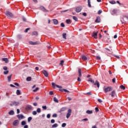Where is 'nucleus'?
Returning <instances> with one entry per match:
<instances>
[{"mask_svg":"<svg viewBox=\"0 0 128 128\" xmlns=\"http://www.w3.org/2000/svg\"><path fill=\"white\" fill-rule=\"evenodd\" d=\"M5 14L8 16V18H14V14L9 11H6L5 12Z\"/></svg>","mask_w":128,"mask_h":128,"instance_id":"obj_1","label":"nucleus"},{"mask_svg":"<svg viewBox=\"0 0 128 128\" xmlns=\"http://www.w3.org/2000/svg\"><path fill=\"white\" fill-rule=\"evenodd\" d=\"M70 116H72V109H69L68 110V113L66 115V118H69Z\"/></svg>","mask_w":128,"mask_h":128,"instance_id":"obj_2","label":"nucleus"},{"mask_svg":"<svg viewBox=\"0 0 128 128\" xmlns=\"http://www.w3.org/2000/svg\"><path fill=\"white\" fill-rule=\"evenodd\" d=\"M11 106H20V102L14 101L12 104H10Z\"/></svg>","mask_w":128,"mask_h":128,"instance_id":"obj_3","label":"nucleus"},{"mask_svg":"<svg viewBox=\"0 0 128 128\" xmlns=\"http://www.w3.org/2000/svg\"><path fill=\"white\" fill-rule=\"evenodd\" d=\"M52 88H56H56H62V86H58V85H56V84H54V82H52Z\"/></svg>","mask_w":128,"mask_h":128,"instance_id":"obj_4","label":"nucleus"},{"mask_svg":"<svg viewBox=\"0 0 128 128\" xmlns=\"http://www.w3.org/2000/svg\"><path fill=\"white\" fill-rule=\"evenodd\" d=\"M82 7H76V12H82Z\"/></svg>","mask_w":128,"mask_h":128,"instance_id":"obj_5","label":"nucleus"},{"mask_svg":"<svg viewBox=\"0 0 128 128\" xmlns=\"http://www.w3.org/2000/svg\"><path fill=\"white\" fill-rule=\"evenodd\" d=\"M105 92H108L112 91V87H108L107 88H105L104 89Z\"/></svg>","mask_w":128,"mask_h":128,"instance_id":"obj_6","label":"nucleus"},{"mask_svg":"<svg viewBox=\"0 0 128 128\" xmlns=\"http://www.w3.org/2000/svg\"><path fill=\"white\" fill-rule=\"evenodd\" d=\"M94 86H97V88H100V82H98V81L96 80L95 82H94Z\"/></svg>","mask_w":128,"mask_h":128,"instance_id":"obj_7","label":"nucleus"},{"mask_svg":"<svg viewBox=\"0 0 128 128\" xmlns=\"http://www.w3.org/2000/svg\"><path fill=\"white\" fill-rule=\"evenodd\" d=\"M17 118H18V120H23V118H24V116L22 114H18L17 115Z\"/></svg>","mask_w":128,"mask_h":128,"instance_id":"obj_8","label":"nucleus"},{"mask_svg":"<svg viewBox=\"0 0 128 128\" xmlns=\"http://www.w3.org/2000/svg\"><path fill=\"white\" fill-rule=\"evenodd\" d=\"M13 126H18V120H15L13 122Z\"/></svg>","mask_w":128,"mask_h":128,"instance_id":"obj_9","label":"nucleus"},{"mask_svg":"<svg viewBox=\"0 0 128 128\" xmlns=\"http://www.w3.org/2000/svg\"><path fill=\"white\" fill-rule=\"evenodd\" d=\"M43 74H44V76H46V78H48V72L46 70H44L42 71Z\"/></svg>","mask_w":128,"mask_h":128,"instance_id":"obj_10","label":"nucleus"},{"mask_svg":"<svg viewBox=\"0 0 128 128\" xmlns=\"http://www.w3.org/2000/svg\"><path fill=\"white\" fill-rule=\"evenodd\" d=\"M32 110V107L31 106H28L26 107V110Z\"/></svg>","mask_w":128,"mask_h":128,"instance_id":"obj_11","label":"nucleus"},{"mask_svg":"<svg viewBox=\"0 0 128 128\" xmlns=\"http://www.w3.org/2000/svg\"><path fill=\"white\" fill-rule=\"evenodd\" d=\"M66 110V107H62L60 109V112H65V110Z\"/></svg>","mask_w":128,"mask_h":128,"instance_id":"obj_12","label":"nucleus"},{"mask_svg":"<svg viewBox=\"0 0 128 128\" xmlns=\"http://www.w3.org/2000/svg\"><path fill=\"white\" fill-rule=\"evenodd\" d=\"M29 44H32V46H36V44H38V42H32V41L29 42Z\"/></svg>","mask_w":128,"mask_h":128,"instance_id":"obj_13","label":"nucleus"},{"mask_svg":"<svg viewBox=\"0 0 128 128\" xmlns=\"http://www.w3.org/2000/svg\"><path fill=\"white\" fill-rule=\"evenodd\" d=\"M40 9L42 10V12H48V10H46V8H44V7L43 6H42L40 7Z\"/></svg>","mask_w":128,"mask_h":128,"instance_id":"obj_14","label":"nucleus"},{"mask_svg":"<svg viewBox=\"0 0 128 128\" xmlns=\"http://www.w3.org/2000/svg\"><path fill=\"white\" fill-rule=\"evenodd\" d=\"M92 36L94 38H98V32H93L92 34Z\"/></svg>","mask_w":128,"mask_h":128,"instance_id":"obj_15","label":"nucleus"},{"mask_svg":"<svg viewBox=\"0 0 128 128\" xmlns=\"http://www.w3.org/2000/svg\"><path fill=\"white\" fill-rule=\"evenodd\" d=\"M110 96L114 98V96H116V91L113 90L112 92L110 94Z\"/></svg>","mask_w":128,"mask_h":128,"instance_id":"obj_16","label":"nucleus"},{"mask_svg":"<svg viewBox=\"0 0 128 128\" xmlns=\"http://www.w3.org/2000/svg\"><path fill=\"white\" fill-rule=\"evenodd\" d=\"M53 22H54V24H56V25L58 24V20H56V19H54Z\"/></svg>","mask_w":128,"mask_h":128,"instance_id":"obj_17","label":"nucleus"},{"mask_svg":"<svg viewBox=\"0 0 128 128\" xmlns=\"http://www.w3.org/2000/svg\"><path fill=\"white\" fill-rule=\"evenodd\" d=\"M96 22H100V16H98L96 18V20H95Z\"/></svg>","mask_w":128,"mask_h":128,"instance_id":"obj_18","label":"nucleus"},{"mask_svg":"<svg viewBox=\"0 0 128 128\" xmlns=\"http://www.w3.org/2000/svg\"><path fill=\"white\" fill-rule=\"evenodd\" d=\"M78 76L80 78L82 76V69L78 68Z\"/></svg>","mask_w":128,"mask_h":128,"instance_id":"obj_19","label":"nucleus"},{"mask_svg":"<svg viewBox=\"0 0 128 128\" xmlns=\"http://www.w3.org/2000/svg\"><path fill=\"white\" fill-rule=\"evenodd\" d=\"M2 60L3 62H5L6 64H8V58H2Z\"/></svg>","mask_w":128,"mask_h":128,"instance_id":"obj_20","label":"nucleus"},{"mask_svg":"<svg viewBox=\"0 0 128 128\" xmlns=\"http://www.w3.org/2000/svg\"><path fill=\"white\" fill-rule=\"evenodd\" d=\"M8 114L10 116H13V114H14V112L12 110H11L10 112H9Z\"/></svg>","mask_w":128,"mask_h":128,"instance_id":"obj_21","label":"nucleus"},{"mask_svg":"<svg viewBox=\"0 0 128 128\" xmlns=\"http://www.w3.org/2000/svg\"><path fill=\"white\" fill-rule=\"evenodd\" d=\"M12 74H11L9 76H8V82H10V80H12Z\"/></svg>","mask_w":128,"mask_h":128,"instance_id":"obj_22","label":"nucleus"},{"mask_svg":"<svg viewBox=\"0 0 128 128\" xmlns=\"http://www.w3.org/2000/svg\"><path fill=\"white\" fill-rule=\"evenodd\" d=\"M82 58L83 60H88V58L84 55L82 56Z\"/></svg>","mask_w":128,"mask_h":128,"instance_id":"obj_23","label":"nucleus"},{"mask_svg":"<svg viewBox=\"0 0 128 128\" xmlns=\"http://www.w3.org/2000/svg\"><path fill=\"white\" fill-rule=\"evenodd\" d=\"M62 38L64 40H66V33H63L62 34Z\"/></svg>","mask_w":128,"mask_h":128,"instance_id":"obj_24","label":"nucleus"},{"mask_svg":"<svg viewBox=\"0 0 128 128\" xmlns=\"http://www.w3.org/2000/svg\"><path fill=\"white\" fill-rule=\"evenodd\" d=\"M86 113L88 114H92V110H88L86 112Z\"/></svg>","mask_w":128,"mask_h":128,"instance_id":"obj_25","label":"nucleus"},{"mask_svg":"<svg viewBox=\"0 0 128 128\" xmlns=\"http://www.w3.org/2000/svg\"><path fill=\"white\" fill-rule=\"evenodd\" d=\"M26 121H22L21 122L22 126H26Z\"/></svg>","mask_w":128,"mask_h":128,"instance_id":"obj_26","label":"nucleus"},{"mask_svg":"<svg viewBox=\"0 0 128 128\" xmlns=\"http://www.w3.org/2000/svg\"><path fill=\"white\" fill-rule=\"evenodd\" d=\"M88 6L90 8H92V5L90 4V0H88Z\"/></svg>","mask_w":128,"mask_h":128,"instance_id":"obj_27","label":"nucleus"},{"mask_svg":"<svg viewBox=\"0 0 128 128\" xmlns=\"http://www.w3.org/2000/svg\"><path fill=\"white\" fill-rule=\"evenodd\" d=\"M32 120V116H30L28 118V122H30Z\"/></svg>","mask_w":128,"mask_h":128,"instance_id":"obj_28","label":"nucleus"},{"mask_svg":"<svg viewBox=\"0 0 128 128\" xmlns=\"http://www.w3.org/2000/svg\"><path fill=\"white\" fill-rule=\"evenodd\" d=\"M16 94L17 96H20V91L18 90H17Z\"/></svg>","mask_w":128,"mask_h":128,"instance_id":"obj_29","label":"nucleus"},{"mask_svg":"<svg viewBox=\"0 0 128 128\" xmlns=\"http://www.w3.org/2000/svg\"><path fill=\"white\" fill-rule=\"evenodd\" d=\"M58 124H54L53 125H52V128H58Z\"/></svg>","mask_w":128,"mask_h":128,"instance_id":"obj_30","label":"nucleus"},{"mask_svg":"<svg viewBox=\"0 0 128 128\" xmlns=\"http://www.w3.org/2000/svg\"><path fill=\"white\" fill-rule=\"evenodd\" d=\"M72 18L74 20H75L76 22H78V18H76V16H72Z\"/></svg>","mask_w":128,"mask_h":128,"instance_id":"obj_31","label":"nucleus"},{"mask_svg":"<svg viewBox=\"0 0 128 128\" xmlns=\"http://www.w3.org/2000/svg\"><path fill=\"white\" fill-rule=\"evenodd\" d=\"M120 88H121V90H126V86H124V85H121L120 86Z\"/></svg>","mask_w":128,"mask_h":128,"instance_id":"obj_32","label":"nucleus"},{"mask_svg":"<svg viewBox=\"0 0 128 128\" xmlns=\"http://www.w3.org/2000/svg\"><path fill=\"white\" fill-rule=\"evenodd\" d=\"M26 80L27 82H30V80H32V77H28Z\"/></svg>","mask_w":128,"mask_h":128,"instance_id":"obj_33","label":"nucleus"},{"mask_svg":"<svg viewBox=\"0 0 128 128\" xmlns=\"http://www.w3.org/2000/svg\"><path fill=\"white\" fill-rule=\"evenodd\" d=\"M32 36H38V32H34L32 34Z\"/></svg>","mask_w":128,"mask_h":128,"instance_id":"obj_34","label":"nucleus"},{"mask_svg":"<svg viewBox=\"0 0 128 128\" xmlns=\"http://www.w3.org/2000/svg\"><path fill=\"white\" fill-rule=\"evenodd\" d=\"M54 101L55 102H58V100L56 99V97L54 98Z\"/></svg>","mask_w":128,"mask_h":128,"instance_id":"obj_35","label":"nucleus"},{"mask_svg":"<svg viewBox=\"0 0 128 128\" xmlns=\"http://www.w3.org/2000/svg\"><path fill=\"white\" fill-rule=\"evenodd\" d=\"M88 82H94V80H92V78H90L89 80H88Z\"/></svg>","mask_w":128,"mask_h":128,"instance_id":"obj_36","label":"nucleus"},{"mask_svg":"<svg viewBox=\"0 0 128 128\" xmlns=\"http://www.w3.org/2000/svg\"><path fill=\"white\" fill-rule=\"evenodd\" d=\"M39 88H36L35 90H33L34 92H38V90Z\"/></svg>","mask_w":128,"mask_h":128,"instance_id":"obj_37","label":"nucleus"},{"mask_svg":"<svg viewBox=\"0 0 128 128\" xmlns=\"http://www.w3.org/2000/svg\"><path fill=\"white\" fill-rule=\"evenodd\" d=\"M110 4H116V1L114 0H112L110 2Z\"/></svg>","mask_w":128,"mask_h":128,"instance_id":"obj_38","label":"nucleus"},{"mask_svg":"<svg viewBox=\"0 0 128 128\" xmlns=\"http://www.w3.org/2000/svg\"><path fill=\"white\" fill-rule=\"evenodd\" d=\"M36 112H37L38 114L40 113V112H41V110H40V108H38L37 110H36Z\"/></svg>","mask_w":128,"mask_h":128,"instance_id":"obj_39","label":"nucleus"},{"mask_svg":"<svg viewBox=\"0 0 128 128\" xmlns=\"http://www.w3.org/2000/svg\"><path fill=\"white\" fill-rule=\"evenodd\" d=\"M66 123H63L62 124V128H66Z\"/></svg>","mask_w":128,"mask_h":128,"instance_id":"obj_40","label":"nucleus"},{"mask_svg":"<svg viewBox=\"0 0 128 128\" xmlns=\"http://www.w3.org/2000/svg\"><path fill=\"white\" fill-rule=\"evenodd\" d=\"M50 122L51 124H54V122H56V120L54 119H52L50 120Z\"/></svg>","mask_w":128,"mask_h":128,"instance_id":"obj_41","label":"nucleus"},{"mask_svg":"<svg viewBox=\"0 0 128 128\" xmlns=\"http://www.w3.org/2000/svg\"><path fill=\"white\" fill-rule=\"evenodd\" d=\"M37 112L36 111H33L32 112V114H33V116H36Z\"/></svg>","mask_w":128,"mask_h":128,"instance_id":"obj_42","label":"nucleus"},{"mask_svg":"<svg viewBox=\"0 0 128 128\" xmlns=\"http://www.w3.org/2000/svg\"><path fill=\"white\" fill-rule=\"evenodd\" d=\"M52 118H56L58 116V114H54L52 116Z\"/></svg>","mask_w":128,"mask_h":128,"instance_id":"obj_43","label":"nucleus"},{"mask_svg":"<svg viewBox=\"0 0 128 128\" xmlns=\"http://www.w3.org/2000/svg\"><path fill=\"white\" fill-rule=\"evenodd\" d=\"M64 60H61V61H60V66H62L63 64H64Z\"/></svg>","mask_w":128,"mask_h":128,"instance_id":"obj_44","label":"nucleus"},{"mask_svg":"<svg viewBox=\"0 0 128 128\" xmlns=\"http://www.w3.org/2000/svg\"><path fill=\"white\" fill-rule=\"evenodd\" d=\"M102 10H100L98 11V14H102Z\"/></svg>","mask_w":128,"mask_h":128,"instance_id":"obj_45","label":"nucleus"},{"mask_svg":"<svg viewBox=\"0 0 128 128\" xmlns=\"http://www.w3.org/2000/svg\"><path fill=\"white\" fill-rule=\"evenodd\" d=\"M66 24H70V19L66 20Z\"/></svg>","mask_w":128,"mask_h":128,"instance_id":"obj_46","label":"nucleus"},{"mask_svg":"<svg viewBox=\"0 0 128 128\" xmlns=\"http://www.w3.org/2000/svg\"><path fill=\"white\" fill-rule=\"evenodd\" d=\"M4 74H8V70L4 71Z\"/></svg>","mask_w":128,"mask_h":128,"instance_id":"obj_47","label":"nucleus"},{"mask_svg":"<svg viewBox=\"0 0 128 128\" xmlns=\"http://www.w3.org/2000/svg\"><path fill=\"white\" fill-rule=\"evenodd\" d=\"M60 26H62V28H64V22H62L60 24Z\"/></svg>","mask_w":128,"mask_h":128,"instance_id":"obj_48","label":"nucleus"},{"mask_svg":"<svg viewBox=\"0 0 128 128\" xmlns=\"http://www.w3.org/2000/svg\"><path fill=\"white\" fill-rule=\"evenodd\" d=\"M30 28H27L26 29L24 30V32H28V31L30 30Z\"/></svg>","mask_w":128,"mask_h":128,"instance_id":"obj_49","label":"nucleus"},{"mask_svg":"<svg viewBox=\"0 0 128 128\" xmlns=\"http://www.w3.org/2000/svg\"><path fill=\"white\" fill-rule=\"evenodd\" d=\"M47 118H50V114H48L46 116Z\"/></svg>","mask_w":128,"mask_h":128,"instance_id":"obj_50","label":"nucleus"},{"mask_svg":"<svg viewBox=\"0 0 128 128\" xmlns=\"http://www.w3.org/2000/svg\"><path fill=\"white\" fill-rule=\"evenodd\" d=\"M3 70H8V67L6 66H4Z\"/></svg>","mask_w":128,"mask_h":128,"instance_id":"obj_51","label":"nucleus"},{"mask_svg":"<svg viewBox=\"0 0 128 128\" xmlns=\"http://www.w3.org/2000/svg\"><path fill=\"white\" fill-rule=\"evenodd\" d=\"M14 84L15 86H20V84H18V83L15 82V83Z\"/></svg>","mask_w":128,"mask_h":128,"instance_id":"obj_52","label":"nucleus"},{"mask_svg":"<svg viewBox=\"0 0 128 128\" xmlns=\"http://www.w3.org/2000/svg\"><path fill=\"white\" fill-rule=\"evenodd\" d=\"M98 100L99 102H102V100L100 98L98 99Z\"/></svg>","mask_w":128,"mask_h":128,"instance_id":"obj_53","label":"nucleus"},{"mask_svg":"<svg viewBox=\"0 0 128 128\" xmlns=\"http://www.w3.org/2000/svg\"><path fill=\"white\" fill-rule=\"evenodd\" d=\"M96 60H100V56H96Z\"/></svg>","mask_w":128,"mask_h":128,"instance_id":"obj_54","label":"nucleus"},{"mask_svg":"<svg viewBox=\"0 0 128 128\" xmlns=\"http://www.w3.org/2000/svg\"><path fill=\"white\" fill-rule=\"evenodd\" d=\"M95 110H96V112H98V108H95Z\"/></svg>","mask_w":128,"mask_h":128,"instance_id":"obj_55","label":"nucleus"},{"mask_svg":"<svg viewBox=\"0 0 128 128\" xmlns=\"http://www.w3.org/2000/svg\"><path fill=\"white\" fill-rule=\"evenodd\" d=\"M49 94L50 96H52V94H54V92H52V91H50Z\"/></svg>","mask_w":128,"mask_h":128,"instance_id":"obj_56","label":"nucleus"},{"mask_svg":"<svg viewBox=\"0 0 128 128\" xmlns=\"http://www.w3.org/2000/svg\"><path fill=\"white\" fill-rule=\"evenodd\" d=\"M42 108H43V110H46V106H42Z\"/></svg>","mask_w":128,"mask_h":128,"instance_id":"obj_57","label":"nucleus"},{"mask_svg":"<svg viewBox=\"0 0 128 128\" xmlns=\"http://www.w3.org/2000/svg\"><path fill=\"white\" fill-rule=\"evenodd\" d=\"M22 20H24V22H26V19L24 17L22 18Z\"/></svg>","mask_w":128,"mask_h":128,"instance_id":"obj_58","label":"nucleus"},{"mask_svg":"<svg viewBox=\"0 0 128 128\" xmlns=\"http://www.w3.org/2000/svg\"><path fill=\"white\" fill-rule=\"evenodd\" d=\"M64 92H70V91H68V90H67L66 89H64Z\"/></svg>","mask_w":128,"mask_h":128,"instance_id":"obj_59","label":"nucleus"},{"mask_svg":"<svg viewBox=\"0 0 128 128\" xmlns=\"http://www.w3.org/2000/svg\"><path fill=\"white\" fill-rule=\"evenodd\" d=\"M77 80L78 81V82H81V80H80V77H78V79H77Z\"/></svg>","mask_w":128,"mask_h":128,"instance_id":"obj_60","label":"nucleus"},{"mask_svg":"<svg viewBox=\"0 0 128 128\" xmlns=\"http://www.w3.org/2000/svg\"><path fill=\"white\" fill-rule=\"evenodd\" d=\"M24 128H28V125H24Z\"/></svg>","mask_w":128,"mask_h":128,"instance_id":"obj_61","label":"nucleus"},{"mask_svg":"<svg viewBox=\"0 0 128 128\" xmlns=\"http://www.w3.org/2000/svg\"><path fill=\"white\" fill-rule=\"evenodd\" d=\"M82 16H86V13L84 12V13L82 14Z\"/></svg>","mask_w":128,"mask_h":128,"instance_id":"obj_62","label":"nucleus"},{"mask_svg":"<svg viewBox=\"0 0 128 128\" xmlns=\"http://www.w3.org/2000/svg\"><path fill=\"white\" fill-rule=\"evenodd\" d=\"M60 92H64V89H59Z\"/></svg>","mask_w":128,"mask_h":128,"instance_id":"obj_63","label":"nucleus"},{"mask_svg":"<svg viewBox=\"0 0 128 128\" xmlns=\"http://www.w3.org/2000/svg\"><path fill=\"white\" fill-rule=\"evenodd\" d=\"M92 128H96V126H92Z\"/></svg>","mask_w":128,"mask_h":128,"instance_id":"obj_64","label":"nucleus"}]
</instances>
